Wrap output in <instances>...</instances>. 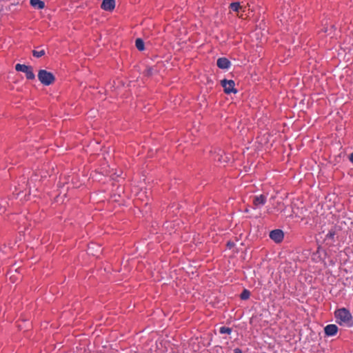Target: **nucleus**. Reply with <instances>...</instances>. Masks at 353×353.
Masks as SVG:
<instances>
[{"label": "nucleus", "mask_w": 353, "mask_h": 353, "mask_svg": "<svg viewBox=\"0 0 353 353\" xmlns=\"http://www.w3.org/2000/svg\"><path fill=\"white\" fill-rule=\"evenodd\" d=\"M336 321L341 326L352 327L353 326V317L350 312L345 308L338 309L334 312Z\"/></svg>", "instance_id": "f257e3e1"}, {"label": "nucleus", "mask_w": 353, "mask_h": 353, "mask_svg": "<svg viewBox=\"0 0 353 353\" xmlns=\"http://www.w3.org/2000/svg\"><path fill=\"white\" fill-rule=\"evenodd\" d=\"M38 79L44 85H50L55 81V77L52 72L46 70H40L38 72Z\"/></svg>", "instance_id": "f03ea898"}, {"label": "nucleus", "mask_w": 353, "mask_h": 353, "mask_svg": "<svg viewBox=\"0 0 353 353\" xmlns=\"http://www.w3.org/2000/svg\"><path fill=\"white\" fill-rule=\"evenodd\" d=\"M15 70L18 72H24L28 79L32 80L35 78V75L32 71V68L31 66L17 63L15 65Z\"/></svg>", "instance_id": "7ed1b4c3"}, {"label": "nucleus", "mask_w": 353, "mask_h": 353, "mask_svg": "<svg viewBox=\"0 0 353 353\" xmlns=\"http://www.w3.org/2000/svg\"><path fill=\"white\" fill-rule=\"evenodd\" d=\"M221 85L226 94H236L237 92V90L234 88L235 83L233 80L223 79L221 81Z\"/></svg>", "instance_id": "20e7f679"}, {"label": "nucleus", "mask_w": 353, "mask_h": 353, "mask_svg": "<svg viewBox=\"0 0 353 353\" xmlns=\"http://www.w3.org/2000/svg\"><path fill=\"white\" fill-rule=\"evenodd\" d=\"M270 237L276 243H280L283 241L284 234L281 230H274L270 232Z\"/></svg>", "instance_id": "39448f33"}, {"label": "nucleus", "mask_w": 353, "mask_h": 353, "mask_svg": "<svg viewBox=\"0 0 353 353\" xmlns=\"http://www.w3.org/2000/svg\"><path fill=\"white\" fill-rule=\"evenodd\" d=\"M338 330V327L335 324H329L324 327V332L327 336H335Z\"/></svg>", "instance_id": "423d86ee"}, {"label": "nucleus", "mask_w": 353, "mask_h": 353, "mask_svg": "<svg viewBox=\"0 0 353 353\" xmlns=\"http://www.w3.org/2000/svg\"><path fill=\"white\" fill-rule=\"evenodd\" d=\"M267 201V197L264 194L254 196L253 199V205L255 208L263 206Z\"/></svg>", "instance_id": "0eeeda50"}, {"label": "nucleus", "mask_w": 353, "mask_h": 353, "mask_svg": "<svg viewBox=\"0 0 353 353\" xmlns=\"http://www.w3.org/2000/svg\"><path fill=\"white\" fill-rule=\"evenodd\" d=\"M101 8L106 11H112L115 8V0H103Z\"/></svg>", "instance_id": "6e6552de"}, {"label": "nucleus", "mask_w": 353, "mask_h": 353, "mask_svg": "<svg viewBox=\"0 0 353 353\" xmlns=\"http://www.w3.org/2000/svg\"><path fill=\"white\" fill-rule=\"evenodd\" d=\"M217 66L221 69H228L231 65L230 61L225 57H221L217 59Z\"/></svg>", "instance_id": "1a4fd4ad"}, {"label": "nucleus", "mask_w": 353, "mask_h": 353, "mask_svg": "<svg viewBox=\"0 0 353 353\" xmlns=\"http://www.w3.org/2000/svg\"><path fill=\"white\" fill-rule=\"evenodd\" d=\"M41 179H39V176L37 174L32 175L30 179L28 181V185L30 189L32 188L38 189L39 186L36 184L37 181L40 182Z\"/></svg>", "instance_id": "9d476101"}, {"label": "nucleus", "mask_w": 353, "mask_h": 353, "mask_svg": "<svg viewBox=\"0 0 353 353\" xmlns=\"http://www.w3.org/2000/svg\"><path fill=\"white\" fill-rule=\"evenodd\" d=\"M229 8L231 10L239 12V11L245 12V7L242 6L239 2H233L230 4Z\"/></svg>", "instance_id": "9b49d317"}, {"label": "nucleus", "mask_w": 353, "mask_h": 353, "mask_svg": "<svg viewBox=\"0 0 353 353\" xmlns=\"http://www.w3.org/2000/svg\"><path fill=\"white\" fill-rule=\"evenodd\" d=\"M30 3L33 8L41 10L45 8V3L41 0H30Z\"/></svg>", "instance_id": "f8f14e48"}, {"label": "nucleus", "mask_w": 353, "mask_h": 353, "mask_svg": "<svg viewBox=\"0 0 353 353\" xmlns=\"http://www.w3.org/2000/svg\"><path fill=\"white\" fill-rule=\"evenodd\" d=\"M135 46H136L137 48L140 51H142L144 50V42L140 38H138L136 39Z\"/></svg>", "instance_id": "ddd939ff"}, {"label": "nucleus", "mask_w": 353, "mask_h": 353, "mask_svg": "<svg viewBox=\"0 0 353 353\" xmlns=\"http://www.w3.org/2000/svg\"><path fill=\"white\" fill-rule=\"evenodd\" d=\"M250 296V291L248 290L245 289L241 294L240 297L242 300H247L249 299Z\"/></svg>", "instance_id": "4468645a"}, {"label": "nucleus", "mask_w": 353, "mask_h": 353, "mask_svg": "<svg viewBox=\"0 0 353 353\" xmlns=\"http://www.w3.org/2000/svg\"><path fill=\"white\" fill-rule=\"evenodd\" d=\"M45 50H33L32 51V54L34 57H37V58H39V57H41L42 56H43L45 54Z\"/></svg>", "instance_id": "2eb2a0df"}, {"label": "nucleus", "mask_w": 353, "mask_h": 353, "mask_svg": "<svg viewBox=\"0 0 353 353\" xmlns=\"http://www.w3.org/2000/svg\"><path fill=\"white\" fill-rule=\"evenodd\" d=\"M219 332L221 334H230L232 332V329L228 327H221L219 330Z\"/></svg>", "instance_id": "dca6fc26"}, {"label": "nucleus", "mask_w": 353, "mask_h": 353, "mask_svg": "<svg viewBox=\"0 0 353 353\" xmlns=\"http://www.w3.org/2000/svg\"><path fill=\"white\" fill-rule=\"evenodd\" d=\"M335 235V232L334 231H330L327 234H326V238L327 239H333L334 236Z\"/></svg>", "instance_id": "f3484780"}, {"label": "nucleus", "mask_w": 353, "mask_h": 353, "mask_svg": "<svg viewBox=\"0 0 353 353\" xmlns=\"http://www.w3.org/2000/svg\"><path fill=\"white\" fill-rule=\"evenodd\" d=\"M153 69L152 68H148L145 70V72L147 75L150 76L152 74Z\"/></svg>", "instance_id": "a211bd4d"}, {"label": "nucleus", "mask_w": 353, "mask_h": 353, "mask_svg": "<svg viewBox=\"0 0 353 353\" xmlns=\"http://www.w3.org/2000/svg\"><path fill=\"white\" fill-rule=\"evenodd\" d=\"M234 353H243L242 350L239 348L234 349Z\"/></svg>", "instance_id": "6ab92c4d"}, {"label": "nucleus", "mask_w": 353, "mask_h": 353, "mask_svg": "<svg viewBox=\"0 0 353 353\" xmlns=\"http://www.w3.org/2000/svg\"><path fill=\"white\" fill-rule=\"evenodd\" d=\"M350 161L353 163V152L350 156Z\"/></svg>", "instance_id": "aec40b11"}, {"label": "nucleus", "mask_w": 353, "mask_h": 353, "mask_svg": "<svg viewBox=\"0 0 353 353\" xmlns=\"http://www.w3.org/2000/svg\"><path fill=\"white\" fill-rule=\"evenodd\" d=\"M228 245L231 246L230 243H228Z\"/></svg>", "instance_id": "412c9836"}]
</instances>
